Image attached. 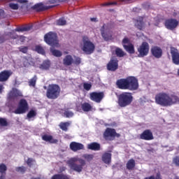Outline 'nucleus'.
<instances>
[{
  "instance_id": "1",
  "label": "nucleus",
  "mask_w": 179,
  "mask_h": 179,
  "mask_svg": "<svg viewBox=\"0 0 179 179\" xmlns=\"http://www.w3.org/2000/svg\"><path fill=\"white\" fill-rule=\"evenodd\" d=\"M155 103L162 107H171L174 104H179V96L176 94H169L159 92L155 95Z\"/></svg>"
},
{
  "instance_id": "2",
  "label": "nucleus",
  "mask_w": 179,
  "mask_h": 179,
  "mask_svg": "<svg viewBox=\"0 0 179 179\" xmlns=\"http://www.w3.org/2000/svg\"><path fill=\"white\" fill-rule=\"evenodd\" d=\"M115 85L117 88L120 90H131L134 92L139 89V83L138 78L135 76H129L126 78L118 79Z\"/></svg>"
},
{
  "instance_id": "3",
  "label": "nucleus",
  "mask_w": 179,
  "mask_h": 179,
  "mask_svg": "<svg viewBox=\"0 0 179 179\" xmlns=\"http://www.w3.org/2000/svg\"><path fill=\"white\" fill-rule=\"evenodd\" d=\"M67 164L73 171L82 173L83 167L86 166V161L82 158L72 157L67 162Z\"/></svg>"
},
{
  "instance_id": "4",
  "label": "nucleus",
  "mask_w": 179,
  "mask_h": 179,
  "mask_svg": "<svg viewBox=\"0 0 179 179\" xmlns=\"http://www.w3.org/2000/svg\"><path fill=\"white\" fill-rule=\"evenodd\" d=\"M134 101V96L131 92H122L117 96V103L119 107H128Z\"/></svg>"
},
{
  "instance_id": "5",
  "label": "nucleus",
  "mask_w": 179,
  "mask_h": 179,
  "mask_svg": "<svg viewBox=\"0 0 179 179\" xmlns=\"http://www.w3.org/2000/svg\"><path fill=\"white\" fill-rule=\"evenodd\" d=\"M61 95V87L57 84H50L46 90V97L50 100H57Z\"/></svg>"
},
{
  "instance_id": "6",
  "label": "nucleus",
  "mask_w": 179,
  "mask_h": 179,
  "mask_svg": "<svg viewBox=\"0 0 179 179\" xmlns=\"http://www.w3.org/2000/svg\"><path fill=\"white\" fill-rule=\"evenodd\" d=\"M44 41L46 43V44H48V45H51V47H59L58 36L55 32L50 31L45 34Z\"/></svg>"
},
{
  "instance_id": "7",
  "label": "nucleus",
  "mask_w": 179,
  "mask_h": 179,
  "mask_svg": "<svg viewBox=\"0 0 179 179\" xmlns=\"http://www.w3.org/2000/svg\"><path fill=\"white\" fill-rule=\"evenodd\" d=\"M82 50L85 52V54H87V55H90L93 54V52H94V50H96V46L94 45V43L89 40V37L83 36Z\"/></svg>"
},
{
  "instance_id": "8",
  "label": "nucleus",
  "mask_w": 179,
  "mask_h": 179,
  "mask_svg": "<svg viewBox=\"0 0 179 179\" xmlns=\"http://www.w3.org/2000/svg\"><path fill=\"white\" fill-rule=\"evenodd\" d=\"M105 141H114L115 138H120L121 134L117 133L115 129L108 127L103 134Z\"/></svg>"
},
{
  "instance_id": "9",
  "label": "nucleus",
  "mask_w": 179,
  "mask_h": 179,
  "mask_svg": "<svg viewBox=\"0 0 179 179\" xmlns=\"http://www.w3.org/2000/svg\"><path fill=\"white\" fill-rule=\"evenodd\" d=\"M150 47L148 42H143L139 47L137 48V51L138 52V58H143L147 57L149 55V50Z\"/></svg>"
},
{
  "instance_id": "10",
  "label": "nucleus",
  "mask_w": 179,
  "mask_h": 179,
  "mask_svg": "<svg viewBox=\"0 0 179 179\" xmlns=\"http://www.w3.org/2000/svg\"><path fill=\"white\" fill-rule=\"evenodd\" d=\"M29 110V103L27 101L24 99L20 100L18 103V107L14 110V114H24Z\"/></svg>"
},
{
  "instance_id": "11",
  "label": "nucleus",
  "mask_w": 179,
  "mask_h": 179,
  "mask_svg": "<svg viewBox=\"0 0 179 179\" xmlns=\"http://www.w3.org/2000/svg\"><path fill=\"white\" fill-rule=\"evenodd\" d=\"M133 21L134 23V27H136L137 30L143 31L145 29H146V20H145V17L139 16L137 18L133 19Z\"/></svg>"
},
{
  "instance_id": "12",
  "label": "nucleus",
  "mask_w": 179,
  "mask_h": 179,
  "mask_svg": "<svg viewBox=\"0 0 179 179\" xmlns=\"http://www.w3.org/2000/svg\"><path fill=\"white\" fill-rule=\"evenodd\" d=\"M90 99L92 101L95 103H101V100L104 99V92H93L90 93Z\"/></svg>"
},
{
  "instance_id": "13",
  "label": "nucleus",
  "mask_w": 179,
  "mask_h": 179,
  "mask_svg": "<svg viewBox=\"0 0 179 179\" xmlns=\"http://www.w3.org/2000/svg\"><path fill=\"white\" fill-rule=\"evenodd\" d=\"M106 68L108 71L115 72V71L118 69V59L112 57L109 62L107 64Z\"/></svg>"
},
{
  "instance_id": "14",
  "label": "nucleus",
  "mask_w": 179,
  "mask_h": 179,
  "mask_svg": "<svg viewBox=\"0 0 179 179\" xmlns=\"http://www.w3.org/2000/svg\"><path fill=\"white\" fill-rule=\"evenodd\" d=\"M139 138L142 141H153L155 136H153V132L150 129L144 130L139 136Z\"/></svg>"
},
{
  "instance_id": "15",
  "label": "nucleus",
  "mask_w": 179,
  "mask_h": 179,
  "mask_svg": "<svg viewBox=\"0 0 179 179\" xmlns=\"http://www.w3.org/2000/svg\"><path fill=\"white\" fill-rule=\"evenodd\" d=\"M164 26L168 30H174L178 26V21L173 18L167 19L165 20Z\"/></svg>"
},
{
  "instance_id": "16",
  "label": "nucleus",
  "mask_w": 179,
  "mask_h": 179,
  "mask_svg": "<svg viewBox=\"0 0 179 179\" xmlns=\"http://www.w3.org/2000/svg\"><path fill=\"white\" fill-rule=\"evenodd\" d=\"M151 55L157 59H159L163 57V50L159 46H152L150 50Z\"/></svg>"
},
{
  "instance_id": "17",
  "label": "nucleus",
  "mask_w": 179,
  "mask_h": 179,
  "mask_svg": "<svg viewBox=\"0 0 179 179\" xmlns=\"http://www.w3.org/2000/svg\"><path fill=\"white\" fill-rule=\"evenodd\" d=\"M171 55L172 57V62L175 65H179V51L174 47H171Z\"/></svg>"
},
{
  "instance_id": "18",
  "label": "nucleus",
  "mask_w": 179,
  "mask_h": 179,
  "mask_svg": "<svg viewBox=\"0 0 179 179\" xmlns=\"http://www.w3.org/2000/svg\"><path fill=\"white\" fill-rule=\"evenodd\" d=\"M101 34L105 41L111 40V38L113 37V32L110 31H106V24H103L101 28Z\"/></svg>"
},
{
  "instance_id": "19",
  "label": "nucleus",
  "mask_w": 179,
  "mask_h": 179,
  "mask_svg": "<svg viewBox=\"0 0 179 179\" xmlns=\"http://www.w3.org/2000/svg\"><path fill=\"white\" fill-rule=\"evenodd\" d=\"M16 97H23V94H22V92H20V90L16 88H13L8 94V99H10V100H15Z\"/></svg>"
},
{
  "instance_id": "20",
  "label": "nucleus",
  "mask_w": 179,
  "mask_h": 179,
  "mask_svg": "<svg viewBox=\"0 0 179 179\" xmlns=\"http://www.w3.org/2000/svg\"><path fill=\"white\" fill-rule=\"evenodd\" d=\"M70 149L73 152H78V150H83L85 145L80 143L73 141L70 143Z\"/></svg>"
},
{
  "instance_id": "21",
  "label": "nucleus",
  "mask_w": 179,
  "mask_h": 179,
  "mask_svg": "<svg viewBox=\"0 0 179 179\" xmlns=\"http://www.w3.org/2000/svg\"><path fill=\"white\" fill-rule=\"evenodd\" d=\"M12 76V72L8 70H4L0 72V82H6Z\"/></svg>"
},
{
  "instance_id": "22",
  "label": "nucleus",
  "mask_w": 179,
  "mask_h": 179,
  "mask_svg": "<svg viewBox=\"0 0 179 179\" xmlns=\"http://www.w3.org/2000/svg\"><path fill=\"white\" fill-rule=\"evenodd\" d=\"M52 7H54V6H51L49 7L44 6V4L40 3L35 4L33 6V9H34V10H36V12H43V10H47V9H50Z\"/></svg>"
},
{
  "instance_id": "23",
  "label": "nucleus",
  "mask_w": 179,
  "mask_h": 179,
  "mask_svg": "<svg viewBox=\"0 0 179 179\" xmlns=\"http://www.w3.org/2000/svg\"><path fill=\"white\" fill-rule=\"evenodd\" d=\"M34 59L31 57H24L23 65L25 68H29V66H34L35 65Z\"/></svg>"
},
{
  "instance_id": "24",
  "label": "nucleus",
  "mask_w": 179,
  "mask_h": 179,
  "mask_svg": "<svg viewBox=\"0 0 179 179\" xmlns=\"http://www.w3.org/2000/svg\"><path fill=\"white\" fill-rule=\"evenodd\" d=\"M111 153L104 152L101 157L102 162H103L105 164H111Z\"/></svg>"
},
{
  "instance_id": "25",
  "label": "nucleus",
  "mask_w": 179,
  "mask_h": 179,
  "mask_svg": "<svg viewBox=\"0 0 179 179\" xmlns=\"http://www.w3.org/2000/svg\"><path fill=\"white\" fill-rule=\"evenodd\" d=\"M42 140L45 142H49V143H58V140L55 139L51 135L44 134L42 136Z\"/></svg>"
},
{
  "instance_id": "26",
  "label": "nucleus",
  "mask_w": 179,
  "mask_h": 179,
  "mask_svg": "<svg viewBox=\"0 0 179 179\" xmlns=\"http://www.w3.org/2000/svg\"><path fill=\"white\" fill-rule=\"evenodd\" d=\"M51 67V62L50 60H44L41 64L39 65V69L41 71H48Z\"/></svg>"
},
{
  "instance_id": "27",
  "label": "nucleus",
  "mask_w": 179,
  "mask_h": 179,
  "mask_svg": "<svg viewBox=\"0 0 179 179\" xmlns=\"http://www.w3.org/2000/svg\"><path fill=\"white\" fill-rule=\"evenodd\" d=\"M73 62V58L71 55L65 56V57L63 59V64L64 66H71Z\"/></svg>"
},
{
  "instance_id": "28",
  "label": "nucleus",
  "mask_w": 179,
  "mask_h": 179,
  "mask_svg": "<svg viewBox=\"0 0 179 179\" xmlns=\"http://www.w3.org/2000/svg\"><path fill=\"white\" fill-rule=\"evenodd\" d=\"M100 143L96 142H93L87 145V149H89L90 150L97 151L100 150Z\"/></svg>"
},
{
  "instance_id": "29",
  "label": "nucleus",
  "mask_w": 179,
  "mask_h": 179,
  "mask_svg": "<svg viewBox=\"0 0 179 179\" xmlns=\"http://www.w3.org/2000/svg\"><path fill=\"white\" fill-rule=\"evenodd\" d=\"M81 108L83 111H85V113H89V111H92V108H93V107L92 106V105H90V103L85 102L81 104Z\"/></svg>"
},
{
  "instance_id": "30",
  "label": "nucleus",
  "mask_w": 179,
  "mask_h": 179,
  "mask_svg": "<svg viewBox=\"0 0 179 179\" xmlns=\"http://www.w3.org/2000/svg\"><path fill=\"white\" fill-rule=\"evenodd\" d=\"M71 126V122H62L59 124V127L62 131H64V132H67L68 128Z\"/></svg>"
},
{
  "instance_id": "31",
  "label": "nucleus",
  "mask_w": 179,
  "mask_h": 179,
  "mask_svg": "<svg viewBox=\"0 0 179 179\" xmlns=\"http://www.w3.org/2000/svg\"><path fill=\"white\" fill-rule=\"evenodd\" d=\"M33 29V26L31 25H26V26H22L20 27H17L15 30V31H30L31 29Z\"/></svg>"
},
{
  "instance_id": "32",
  "label": "nucleus",
  "mask_w": 179,
  "mask_h": 179,
  "mask_svg": "<svg viewBox=\"0 0 179 179\" xmlns=\"http://www.w3.org/2000/svg\"><path fill=\"white\" fill-rule=\"evenodd\" d=\"M123 47L129 54H135V48L132 45V43H129V45H123Z\"/></svg>"
},
{
  "instance_id": "33",
  "label": "nucleus",
  "mask_w": 179,
  "mask_h": 179,
  "mask_svg": "<svg viewBox=\"0 0 179 179\" xmlns=\"http://www.w3.org/2000/svg\"><path fill=\"white\" fill-rule=\"evenodd\" d=\"M115 53L118 58H122V57H125V55H127V53L120 48H115Z\"/></svg>"
},
{
  "instance_id": "34",
  "label": "nucleus",
  "mask_w": 179,
  "mask_h": 179,
  "mask_svg": "<svg viewBox=\"0 0 179 179\" xmlns=\"http://www.w3.org/2000/svg\"><path fill=\"white\" fill-rule=\"evenodd\" d=\"M135 166H136L135 160L133 159H129L126 164V167L127 170H134V169H135Z\"/></svg>"
},
{
  "instance_id": "35",
  "label": "nucleus",
  "mask_w": 179,
  "mask_h": 179,
  "mask_svg": "<svg viewBox=\"0 0 179 179\" xmlns=\"http://www.w3.org/2000/svg\"><path fill=\"white\" fill-rule=\"evenodd\" d=\"M36 83H37V76L36 75L34 76L33 78L29 80L28 85H29V86H30L31 87H36Z\"/></svg>"
},
{
  "instance_id": "36",
  "label": "nucleus",
  "mask_w": 179,
  "mask_h": 179,
  "mask_svg": "<svg viewBox=\"0 0 179 179\" xmlns=\"http://www.w3.org/2000/svg\"><path fill=\"white\" fill-rule=\"evenodd\" d=\"M50 52L52 53L54 57H62V52L58 50H55L52 48H50Z\"/></svg>"
},
{
  "instance_id": "37",
  "label": "nucleus",
  "mask_w": 179,
  "mask_h": 179,
  "mask_svg": "<svg viewBox=\"0 0 179 179\" xmlns=\"http://www.w3.org/2000/svg\"><path fill=\"white\" fill-rule=\"evenodd\" d=\"M35 51L38 52V54H41V55H45V50H44L43 46L40 45L35 46Z\"/></svg>"
},
{
  "instance_id": "38",
  "label": "nucleus",
  "mask_w": 179,
  "mask_h": 179,
  "mask_svg": "<svg viewBox=\"0 0 179 179\" xmlns=\"http://www.w3.org/2000/svg\"><path fill=\"white\" fill-rule=\"evenodd\" d=\"M51 179H69V177L65 174H55L52 176Z\"/></svg>"
},
{
  "instance_id": "39",
  "label": "nucleus",
  "mask_w": 179,
  "mask_h": 179,
  "mask_svg": "<svg viewBox=\"0 0 179 179\" xmlns=\"http://www.w3.org/2000/svg\"><path fill=\"white\" fill-rule=\"evenodd\" d=\"M36 115H37V111L31 109L27 113V117L29 120H30L31 118H34V117H36Z\"/></svg>"
},
{
  "instance_id": "40",
  "label": "nucleus",
  "mask_w": 179,
  "mask_h": 179,
  "mask_svg": "<svg viewBox=\"0 0 179 179\" xmlns=\"http://www.w3.org/2000/svg\"><path fill=\"white\" fill-rule=\"evenodd\" d=\"M6 36H8L10 37V38H13V40H16V38H19V35L16 34L14 31L8 32L6 34Z\"/></svg>"
},
{
  "instance_id": "41",
  "label": "nucleus",
  "mask_w": 179,
  "mask_h": 179,
  "mask_svg": "<svg viewBox=\"0 0 179 179\" xmlns=\"http://www.w3.org/2000/svg\"><path fill=\"white\" fill-rule=\"evenodd\" d=\"M57 26H65L66 24V20L64 18L62 17L57 20Z\"/></svg>"
},
{
  "instance_id": "42",
  "label": "nucleus",
  "mask_w": 179,
  "mask_h": 179,
  "mask_svg": "<svg viewBox=\"0 0 179 179\" xmlns=\"http://www.w3.org/2000/svg\"><path fill=\"white\" fill-rule=\"evenodd\" d=\"M15 171L17 173H22V174H24L26 173V167L24 166H17L15 168Z\"/></svg>"
},
{
  "instance_id": "43",
  "label": "nucleus",
  "mask_w": 179,
  "mask_h": 179,
  "mask_svg": "<svg viewBox=\"0 0 179 179\" xmlns=\"http://www.w3.org/2000/svg\"><path fill=\"white\" fill-rule=\"evenodd\" d=\"M9 8H10V9H13V10H17V9H19V4L17 3H10L8 4Z\"/></svg>"
},
{
  "instance_id": "44",
  "label": "nucleus",
  "mask_w": 179,
  "mask_h": 179,
  "mask_svg": "<svg viewBox=\"0 0 179 179\" xmlns=\"http://www.w3.org/2000/svg\"><path fill=\"white\" fill-rule=\"evenodd\" d=\"M19 51L22 52L23 54H27V51H29V47L27 46H21L19 48Z\"/></svg>"
},
{
  "instance_id": "45",
  "label": "nucleus",
  "mask_w": 179,
  "mask_h": 179,
  "mask_svg": "<svg viewBox=\"0 0 179 179\" xmlns=\"http://www.w3.org/2000/svg\"><path fill=\"white\" fill-rule=\"evenodd\" d=\"M84 159L87 160V162H92L93 160V158L94 156L93 155H84L83 156Z\"/></svg>"
},
{
  "instance_id": "46",
  "label": "nucleus",
  "mask_w": 179,
  "mask_h": 179,
  "mask_svg": "<svg viewBox=\"0 0 179 179\" xmlns=\"http://www.w3.org/2000/svg\"><path fill=\"white\" fill-rule=\"evenodd\" d=\"M173 164H175L177 167H179V155L176 156L173 158Z\"/></svg>"
},
{
  "instance_id": "47",
  "label": "nucleus",
  "mask_w": 179,
  "mask_h": 179,
  "mask_svg": "<svg viewBox=\"0 0 179 179\" xmlns=\"http://www.w3.org/2000/svg\"><path fill=\"white\" fill-rule=\"evenodd\" d=\"M64 115H65V117L66 118H71V117H73V112L69 111V110H66V111H64Z\"/></svg>"
},
{
  "instance_id": "48",
  "label": "nucleus",
  "mask_w": 179,
  "mask_h": 179,
  "mask_svg": "<svg viewBox=\"0 0 179 179\" xmlns=\"http://www.w3.org/2000/svg\"><path fill=\"white\" fill-rule=\"evenodd\" d=\"M83 87H84L85 90H87V92H89V90H90V89H92V84L85 83L83 84Z\"/></svg>"
},
{
  "instance_id": "49",
  "label": "nucleus",
  "mask_w": 179,
  "mask_h": 179,
  "mask_svg": "<svg viewBox=\"0 0 179 179\" xmlns=\"http://www.w3.org/2000/svg\"><path fill=\"white\" fill-rule=\"evenodd\" d=\"M0 125L1 127H8V122L4 118H0Z\"/></svg>"
},
{
  "instance_id": "50",
  "label": "nucleus",
  "mask_w": 179,
  "mask_h": 179,
  "mask_svg": "<svg viewBox=\"0 0 179 179\" xmlns=\"http://www.w3.org/2000/svg\"><path fill=\"white\" fill-rule=\"evenodd\" d=\"M8 170V168H6V165L5 164H0V173H5Z\"/></svg>"
},
{
  "instance_id": "51",
  "label": "nucleus",
  "mask_w": 179,
  "mask_h": 179,
  "mask_svg": "<svg viewBox=\"0 0 179 179\" xmlns=\"http://www.w3.org/2000/svg\"><path fill=\"white\" fill-rule=\"evenodd\" d=\"M73 62L75 65H80L82 62V59H80V57H76Z\"/></svg>"
},
{
  "instance_id": "52",
  "label": "nucleus",
  "mask_w": 179,
  "mask_h": 179,
  "mask_svg": "<svg viewBox=\"0 0 179 179\" xmlns=\"http://www.w3.org/2000/svg\"><path fill=\"white\" fill-rule=\"evenodd\" d=\"M33 159L31 158H28L27 161V164L29 166L31 167V165L33 164Z\"/></svg>"
},
{
  "instance_id": "53",
  "label": "nucleus",
  "mask_w": 179,
  "mask_h": 179,
  "mask_svg": "<svg viewBox=\"0 0 179 179\" xmlns=\"http://www.w3.org/2000/svg\"><path fill=\"white\" fill-rule=\"evenodd\" d=\"M120 2H122V3H131V2H134V0H119Z\"/></svg>"
},
{
  "instance_id": "54",
  "label": "nucleus",
  "mask_w": 179,
  "mask_h": 179,
  "mask_svg": "<svg viewBox=\"0 0 179 179\" xmlns=\"http://www.w3.org/2000/svg\"><path fill=\"white\" fill-rule=\"evenodd\" d=\"M122 44H123V45H125V44H129V38H124L122 40Z\"/></svg>"
},
{
  "instance_id": "55",
  "label": "nucleus",
  "mask_w": 179,
  "mask_h": 179,
  "mask_svg": "<svg viewBox=\"0 0 179 179\" xmlns=\"http://www.w3.org/2000/svg\"><path fill=\"white\" fill-rule=\"evenodd\" d=\"M110 5H117V2H109V3H105L103 4V6H110Z\"/></svg>"
},
{
  "instance_id": "56",
  "label": "nucleus",
  "mask_w": 179,
  "mask_h": 179,
  "mask_svg": "<svg viewBox=\"0 0 179 179\" xmlns=\"http://www.w3.org/2000/svg\"><path fill=\"white\" fill-rule=\"evenodd\" d=\"M0 17H5V11L2 9H0Z\"/></svg>"
},
{
  "instance_id": "57",
  "label": "nucleus",
  "mask_w": 179,
  "mask_h": 179,
  "mask_svg": "<svg viewBox=\"0 0 179 179\" xmlns=\"http://www.w3.org/2000/svg\"><path fill=\"white\" fill-rule=\"evenodd\" d=\"M18 38H20V41H21V43L24 42V41L26 40V37H24L23 36H19Z\"/></svg>"
},
{
  "instance_id": "58",
  "label": "nucleus",
  "mask_w": 179,
  "mask_h": 179,
  "mask_svg": "<svg viewBox=\"0 0 179 179\" xmlns=\"http://www.w3.org/2000/svg\"><path fill=\"white\" fill-rule=\"evenodd\" d=\"M11 1H17L20 3H27V0H11Z\"/></svg>"
},
{
  "instance_id": "59",
  "label": "nucleus",
  "mask_w": 179,
  "mask_h": 179,
  "mask_svg": "<svg viewBox=\"0 0 179 179\" xmlns=\"http://www.w3.org/2000/svg\"><path fill=\"white\" fill-rule=\"evenodd\" d=\"M50 3H59V0H50Z\"/></svg>"
},
{
  "instance_id": "60",
  "label": "nucleus",
  "mask_w": 179,
  "mask_h": 179,
  "mask_svg": "<svg viewBox=\"0 0 179 179\" xmlns=\"http://www.w3.org/2000/svg\"><path fill=\"white\" fill-rule=\"evenodd\" d=\"M90 20L91 22H99V20H97V18L96 17H92V18H90Z\"/></svg>"
},
{
  "instance_id": "61",
  "label": "nucleus",
  "mask_w": 179,
  "mask_h": 179,
  "mask_svg": "<svg viewBox=\"0 0 179 179\" xmlns=\"http://www.w3.org/2000/svg\"><path fill=\"white\" fill-rule=\"evenodd\" d=\"M2 90H3V85L0 84V93H2Z\"/></svg>"
},
{
  "instance_id": "62",
  "label": "nucleus",
  "mask_w": 179,
  "mask_h": 179,
  "mask_svg": "<svg viewBox=\"0 0 179 179\" xmlns=\"http://www.w3.org/2000/svg\"><path fill=\"white\" fill-rule=\"evenodd\" d=\"M0 179H5V175H1L0 176Z\"/></svg>"
},
{
  "instance_id": "63",
  "label": "nucleus",
  "mask_w": 179,
  "mask_h": 179,
  "mask_svg": "<svg viewBox=\"0 0 179 179\" xmlns=\"http://www.w3.org/2000/svg\"><path fill=\"white\" fill-rule=\"evenodd\" d=\"M3 41H5V40L2 39V37H0V43H3Z\"/></svg>"
},
{
  "instance_id": "64",
  "label": "nucleus",
  "mask_w": 179,
  "mask_h": 179,
  "mask_svg": "<svg viewBox=\"0 0 179 179\" xmlns=\"http://www.w3.org/2000/svg\"><path fill=\"white\" fill-rule=\"evenodd\" d=\"M31 179H41V178H40V177H38V178L32 177V178H31Z\"/></svg>"
}]
</instances>
